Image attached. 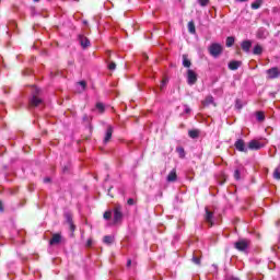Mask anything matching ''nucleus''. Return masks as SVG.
<instances>
[{
	"instance_id": "26",
	"label": "nucleus",
	"mask_w": 280,
	"mask_h": 280,
	"mask_svg": "<svg viewBox=\"0 0 280 280\" xmlns=\"http://www.w3.org/2000/svg\"><path fill=\"white\" fill-rule=\"evenodd\" d=\"M256 119H257L258 121H264V119H266V116L264 115L262 112H257V113H256Z\"/></svg>"
},
{
	"instance_id": "4",
	"label": "nucleus",
	"mask_w": 280,
	"mask_h": 280,
	"mask_svg": "<svg viewBox=\"0 0 280 280\" xmlns=\"http://www.w3.org/2000/svg\"><path fill=\"white\" fill-rule=\"evenodd\" d=\"M124 220V212L121 206H116L114 209V224H117Z\"/></svg>"
},
{
	"instance_id": "45",
	"label": "nucleus",
	"mask_w": 280,
	"mask_h": 280,
	"mask_svg": "<svg viewBox=\"0 0 280 280\" xmlns=\"http://www.w3.org/2000/svg\"><path fill=\"white\" fill-rule=\"evenodd\" d=\"M34 1H38V0H34Z\"/></svg>"
},
{
	"instance_id": "38",
	"label": "nucleus",
	"mask_w": 280,
	"mask_h": 280,
	"mask_svg": "<svg viewBox=\"0 0 280 280\" xmlns=\"http://www.w3.org/2000/svg\"><path fill=\"white\" fill-rule=\"evenodd\" d=\"M130 266H132V260L129 259V260L127 261V268H130Z\"/></svg>"
},
{
	"instance_id": "2",
	"label": "nucleus",
	"mask_w": 280,
	"mask_h": 280,
	"mask_svg": "<svg viewBox=\"0 0 280 280\" xmlns=\"http://www.w3.org/2000/svg\"><path fill=\"white\" fill-rule=\"evenodd\" d=\"M209 54L213 56V58H218L220 54H222V45L214 43L209 47Z\"/></svg>"
},
{
	"instance_id": "9",
	"label": "nucleus",
	"mask_w": 280,
	"mask_h": 280,
	"mask_svg": "<svg viewBox=\"0 0 280 280\" xmlns=\"http://www.w3.org/2000/svg\"><path fill=\"white\" fill-rule=\"evenodd\" d=\"M79 42L81 47H83V49H86V47L91 46V42L84 35L79 36Z\"/></svg>"
},
{
	"instance_id": "21",
	"label": "nucleus",
	"mask_w": 280,
	"mask_h": 280,
	"mask_svg": "<svg viewBox=\"0 0 280 280\" xmlns=\"http://www.w3.org/2000/svg\"><path fill=\"white\" fill-rule=\"evenodd\" d=\"M66 218L71 231H75V225H73V219H71V215L67 214Z\"/></svg>"
},
{
	"instance_id": "37",
	"label": "nucleus",
	"mask_w": 280,
	"mask_h": 280,
	"mask_svg": "<svg viewBox=\"0 0 280 280\" xmlns=\"http://www.w3.org/2000/svg\"><path fill=\"white\" fill-rule=\"evenodd\" d=\"M185 113H186V114L191 113V108H189V106H187V105H185Z\"/></svg>"
},
{
	"instance_id": "7",
	"label": "nucleus",
	"mask_w": 280,
	"mask_h": 280,
	"mask_svg": "<svg viewBox=\"0 0 280 280\" xmlns=\"http://www.w3.org/2000/svg\"><path fill=\"white\" fill-rule=\"evenodd\" d=\"M262 147H264V144H261V142H259L257 140H252L248 143L249 150H261Z\"/></svg>"
},
{
	"instance_id": "43",
	"label": "nucleus",
	"mask_w": 280,
	"mask_h": 280,
	"mask_svg": "<svg viewBox=\"0 0 280 280\" xmlns=\"http://www.w3.org/2000/svg\"><path fill=\"white\" fill-rule=\"evenodd\" d=\"M238 1L240 3H244L245 1H248V0H236Z\"/></svg>"
},
{
	"instance_id": "44",
	"label": "nucleus",
	"mask_w": 280,
	"mask_h": 280,
	"mask_svg": "<svg viewBox=\"0 0 280 280\" xmlns=\"http://www.w3.org/2000/svg\"><path fill=\"white\" fill-rule=\"evenodd\" d=\"M236 108H242V105H237V104H236Z\"/></svg>"
},
{
	"instance_id": "28",
	"label": "nucleus",
	"mask_w": 280,
	"mask_h": 280,
	"mask_svg": "<svg viewBox=\"0 0 280 280\" xmlns=\"http://www.w3.org/2000/svg\"><path fill=\"white\" fill-rule=\"evenodd\" d=\"M199 5H201V8H206V5H209V0H197Z\"/></svg>"
},
{
	"instance_id": "33",
	"label": "nucleus",
	"mask_w": 280,
	"mask_h": 280,
	"mask_svg": "<svg viewBox=\"0 0 280 280\" xmlns=\"http://www.w3.org/2000/svg\"><path fill=\"white\" fill-rule=\"evenodd\" d=\"M79 85L81 86V91H84V89H86V82L84 81L79 82Z\"/></svg>"
},
{
	"instance_id": "13",
	"label": "nucleus",
	"mask_w": 280,
	"mask_h": 280,
	"mask_svg": "<svg viewBox=\"0 0 280 280\" xmlns=\"http://www.w3.org/2000/svg\"><path fill=\"white\" fill-rule=\"evenodd\" d=\"M61 240H62V236H60V234H54L49 244L50 246H56V244H60Z\"/></svg>"
},
{
	"instance_id": "10",
	"label": "nucleus",
	"mask_w": 280,
	"mask_h": 280,
	"mask_svg": "<svg viewBox=\"0 0 280 280\" xmlns=\"http://www.w3.org/2000/svg\"><path fill=\"white\" fill-rule=\"evenodd\" d=\"M110 139H113V126H108L103 141H104V143H108V141H110Z\"/></svg>"
},
{
	"instance_id": "18",
	"label": "nucleus",
	"mask_w": 280,
	"mask_h": 280,
	"mask_svg": "<svg viewBox=\"0 0 280 280\" xmlns=\"http://www.w3.org/2000/svg\"><path fill=\"white\" fill-rule=\"evenodd\" d=\"M261 3H264V0H256L252 3V10H259V8H261Z\"/></svg>"
},
{
	"instance_id": "14",
	"label": "nucleus",
	"mask_w": 280,
	"mask_h": 280,
	"mask_svg": "<svg viewBox=\"0 0 280 280\" xmlns=\"http://www.w3.org/2000/svg\"><path fill=\"white\" fill-rule=\"evenodd\" d=\"M240 67H242V61H231L229 63V69L231 71H237V69H240Z\"/></svg>"
},
{
	"instance_id": "41",
	"label": "nucleus",
	"mask_w": 280,
	"mask_h": 280,
	"mask_svg": "<svg viewBox=\"0 0 280 280\" xmlns=\"http://www.w3.org/2000/svg\"><path fill=\"white\" fill-rule=\"evenodd\" d=\"M0 211L3 212V203L0 201Z\"/></svg>"
},
{
	"instance_id": "24",
	"label": "nucleus",
	"mask_w": 280,
	"mask_h": 280,
	"mask_svg": "<svg viewBox=\"0 0 280 280\" xmlns=\"http://www.w3.org/2000/svg\"><path fill=\"white\" fill-rule=\"evenodd\" d=\"M234 43H235V37L230 36L226 38V47H233Z\"/></svg>"
},
{
	"instance_id": "36",
	"label": "nucleus",
	"mask_w": 280,
	"mask_h": 280,
	"mask_svg": "<svg viewBox=\"0 0 280 280\" xmlns=\"http://www.w3.org/2000/svg\"><path fill=\"white\" fill-rule=\"evenodd\" d=\"M127 203H128L129 206H132V205H135V199H132V198H129V199L127 200Z\"/></svg>"
},
{
	"instance_id": "19",
	"label": "nucleus",
	"mask_w": 280,
	"mask_h": 280,
	"mask_svg": "<svg viewBox=\"0 0 280 280\" xmlns=\"http://www.w3.org/2000/svg\"><path fill=\"white\" fill-rule=\"evenodd\" d=\"M183 67H186L187 69L191 67V61L187 58L186 55L183 56Z\"/></svg>"
},
{
	"instance_id": "17",
	"label": "nucleus",
	"mask_w": 280,
	"mask_h": 280,
	"mask_svg": "<svg viewBox=\"0 0 280 280\" xmlns=\"http://www.w3.org/2000/svg\"><path fill=\"white\" fill-rule=\"evenodd\" d=\"M267 36H268V31H266V28L258 30L257 38L264 39V38H267Z\"/></svg>"
},
{
	"instance_id": "25",
	"label": "nucleus",
	"mask_w": 280,
	"mask_h": 280,
	"mask_svg": "<svg viewBox=\"0 0 280 280\" xmlns=\"http://www.w3.org/2000/svg\"><path fill=\"white\" fill-rule=\"evenodd\" d=\"M176 152L179 154L180 159H185V149L183 147H178Z\"/></svg>"
},
{
	"instance_id": "16",
	"label": "nucleus",
	"mask_w": 280,
	"mask_h": 280,
	"mask_svg": "<svg viewBox=\"0 0 280 280\" xmlns=\"http://www.w3.org/2000/svg\"><path fill=\"white\" fill-rule=\"evenodd\" d=\"M190 139H198L200 137V131L198 129H192L188 131Z\"/></svg>"
},
{
	"instance_id": "30",
	"label": "nucleus",
	"mask_w": 280,
	"mask_h": 280,
	"mask_svg": "<svg viewBox=\"0 0 280 280\" xmlns=\"http://www.w3.org/2000/svg\"><path fill=\"white\" fill-rule=\"evenodd\" d=\"M115 69H117V65L112 61V62L108 65V70H109V71H115Z\"/></svg>"
},
{
	"instance_id": "39",
	"label": "nucleus",
	"mask_w": 280,
	"mask_h": 280,
	"mask_svg": "<svg viewBox=\"0 0 280 280\" xmlns=\"http://www.w3.org/2000/svg\"><path fill=\"white\" fill-rule=\"evenodd\" d=\"M92 244H93V241L92 240H88L86 246H91Z\"/></svg>"
},
{
	"instance_id": "40",
	"label": "nucleus",
	"mask_w": 280,
	"mask_h": 280,
	"mask_svg": "<svg viewBox=\"0 0 280 280\" xmlns=\"http://www.w3.org/2000/svg\"><path fill=\"white\" fill-rule=\"evenodd\" d=\"M51 179L49 177L44 178V183H50Z\"/></svg>"
},
{
	"instance_id": "34",
	"label": "nucleus",
	"mask_w": 280,
	"mask_h": 280,
	"mask_svg": "<svg viewBox=\"0 0 280 280\" xmlns=\"http://www.w3.org/2000/svg\"><path fill=\"white\" fill-rule=\"evenodd\" d=\"M234 178H235L236 180H240V170H235V171H234Z\"/></svg>"
},
{
	"instance_id": "31",
	"label": "nucleus",
	"mask_w": 280,
	"mask_h": 280,
	"mask_svg": "<svg viewBox=\"0 0 280 280\" xmlns=\"http://www.w3.org/2000/svg\"><path fill=\"white\" fill-rule=\"evenodd\" d=\"M96 108H97V110H100V113H104V104L97 103Z\"/></svg>"
},
{
	"instance_id": "42",
	"label": "nucleus",
	"mask_w": 280,
	"mask_h": 280,
	"mask_svg": "<svg viewBox=\"0 0 280 280\" xmlns=\"http://www.w3.org/2000/svg\"><path fill=\"white\" fill-rule=\"evenodd\" d=\"M226 280H238V279H237V278L232 277V278H228Z\"/></svg>"
},
{
	"instance_id": "5",
	"label": "nucleus",
	"mask_w": 280,
	"mask_h": 280,
	"mask_svg": "<svg viewBox=\"0 0 280 280\" xmlns=\"http://www.w3.org/2000/svg\"><path fill=\"white\" fill-rule=\"evenodd\" d=\"M234 145L236 150H238V152H248V149L246 148V143L242 139L236 140Z\"/></svg>"
},
{
	"instance_id": "12",
	"label": "nucleus",
	"mask_w": 280,
	"mask_h": 280,
	"mask_svg": "<svg viewBox=\"0 0 280 280\" xmlns=\"http://www.w3.org/2000/svg\"><path fill=\"white\" fill-rule=\"evenodd\" d=\"M206 222L210 224V226H213V212L209 211V209L206 208Z\"/></svg>"
},
{
	"instance_id": "6",
	"label": "nucleus",
	"mask_w": 280,
	"mask_h": 280,
	"mask_svg": "<svg viewBox=\"0 0 280 280\" xmlns=\"http://www.w3.org/2000/svg\"><path fill=\"white\" fill-rule=\"evenodd\" d=\"M267 74H268L269 80H275V78H279V75H280L279 68H271V69L267 70Z\"/></svg>"
},
{
	"instance_id": "32",
	"label": "nucleus",
	"mask_w": 280,
	"mask_h": 280,
	"mask_svg": "<svg viewBox=\"0 0 280 280\" xmlns=\"http://www.w3.org/2000/svg\"><path fill=\"white\" fill-rule=\"evenodd\" d=\"M192 261L194 264H196L197 266H200V258L192 256Z\"/></svg>"
},
{
	"instance_id": "29",
	"label": "nucleus",
	"mask_w": 280,
	"mask_h": 280,
	"mask_svg": "<svg viewBox=\"0 0 280 280\" xmlns=\"http://www.w3.org/2000/svg\"><path fill=\"white\" fill-rule=\"evenodd\" d=\"M112 217H113V212H110V211H106L103 214L104 220H110Z\"/></svg>"
},
{
	"instance_id": "3",
	"label": "nucleus",
	"mask_w": 280,
	"mask_h": 280,
	"mask_svg": "<svg viewBox=\"0 0 280 280\" xmlns=\"http://www.w3.org/2000/svg\"><path fill=\"white\" fill-rule=\"evenodd\" d=\"M187 82L189 84V86H194V84H196V82H198V73H196V71L188 69L187 70Z\"/></svg>"
},
{
	"instance_id": "35",
	"label": "nucleus",
	"mask_w": 280,
	"mask_h": 280,
	"mask_svg": "<svg viewBox=\"0 0 280 280\" xmlns=\"http://www.w3.org/2000/svg\"><path fill=\"white\" fill-rule=\"evenodd\" d=\"M167 84V80H163L161 85H160V89L163 90V88Z\"/></svg>"
},
{
	"instance_id": "20",
	"label": "nucleus",
	"mask_w": 280,
	"mask_h": 280,
	"mask_svg": "<svg viewBox=\"0 0 280 280\" xmlns=\"http://www.w3.org/2000/svg\"><path fill=\"white\" fill-rule=\"evenodd\" d=\"M188 32H189L190 34H196V25L194 24V21H190V22L188 23Z\"/></svg>"
},
{
	"instance_id": "11",
	"label": "nucleus",
	"mask_w": 280,
	"mask_h": 280,
	"mask_svg": "<svg viewBox=\"0 0 280 280\" xmlns=\"http://www.w3.org/2000/svg\"><path fill=\"white\" fill-rule=\"evenodd\" d=\"M241 47H242L243 51H246V54H248V51H250V47H253V43L250 40H244L241 44Z\"/></svg>"
},
{
	"instance_id": "22",
	"label": "nucleus",
	"mask_w": 280,
	"mask_h": 280,
	"mask_svg": "<svg viewBox=\"0 0 280 280\" xmlns=\"http://www.w3.org/2000/svg\"><path fill=\"white\" fill-rule=\"evenodd\" d=\"M104 244H113L115 242V236L107 235L103 240Z\"/></svg>"
},
{
	"instance_id": "27",
	"label": "nucleus",
	"mask_w": 280,
	"mask_h": 280,
	"mask_svg": "<svg viewBox=\"0 0 280 280\" xmlns=\"http://www.w3.org/2000/svg\"><path fill=\"white\" fill-rule=\"evenodd\" d=\"M205 106H209V104H213V96H208L206 100H205Z\"/></svg>"
},
{
	"instance_id": "1",
	"label": "nucleus",
	"mask_w": 280,
	"mask_h": 280,
	"mask_svg": "<svg viewBox=\"0 0 280 280\" xmlns=\"http://www.w3.org/2000/svg\"><path fill=\"white\" fill-rule=\"evenodd\" d=\"M38 93H40V90L38 88H33V96L30 100V106H40V104H43V100L36 96Z\"/></svg>"
},
{
	"instance_id": "15",
	"label": "nucleus",
	"mask_w": 280,
	"mask_h": 280,
	"mask_svg": "<svg viewBox=\"0 0 280 280\" xmlns=\"http://www.w3.org/2000/svg\"><path fill=\"white\" fill-rule=\"evenodd\" d=\"M176 178H177L176 170H172L170 172V174L167 175L166 179H167L168 183H174V182H176Z\"/></svg>"
},
{
	"instance_id": "23",
	"label": "nucleus",
	"mask_w": 280,
	"mask_h": 280,
	"mask_svg": "<svg viewBox=\"0 0 280 280\" xmlns=\"http://www.w3.org/2000/svg\"><path fill=\"white\" fill-rule=\"evenodd\" d=\"M261 51H264V49L261 48L260 45H256V46L254 47L253 52H254L256 56L261 55Z\"/></svg>"
},
{
	"instance_id": "8",
	"label": "nucleus",
	"mask_w": 280,
	"mask_h": 280,
	"mask_svg": "<svg viewBox=\"0 0 280 280\" xmlns=\"http://www.w3.org/2000/svg\"><path fill=\"white\" fill-rule=\"evenodd\" d=\"M248 248V242L242 240L235 243L236 250H246Z\"/></svg>"
}]
</instances>
